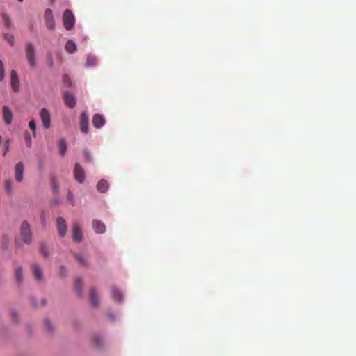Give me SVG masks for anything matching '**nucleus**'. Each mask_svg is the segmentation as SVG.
<instances>
[{"instance_id":"f257e3e1","label":"nucleus","mask_w":356,"mask_h":356,"mask_svg":"<svg viewBox=\"0 0 356 356\" xmlns=\"http://www.w3.org/2000/svg\"><path fill=\"white\" fill-rule=\"evenodd\" d=\"M25 55L30 67L35 68L37 65L36 51L34 45L31 42L25 44Z\"/></svg>"},{"instance_id":"f03ea898","label":"nucleus","mask_w":356,"mask_h":356,"mask_svg":"<svg viewBox=\"0 0 356 356\" xmlns=\"http://www.w3.org/2000/svg\"><path fill=\"white\" fill-rule=\"evenodd\" d=\"M20 235L23 241L27 244H30L32 239V233L29 222L26 220L23 221L20 228Z\"/></svg>"},{"instance_id":"7ed1b4c3","label":"nucleus","mask_w":356,"mask_h":356,"mask_svg":"<svg viewBox=\"0 0 356 356\" xmlns=\"http://www.w3.org/2000/svg\"><path fill=\"white\" fill-rule=\"evenodd\" d=\"M63 25L65 29L71 30L74 26V16L72 12L68 9L65 10L63 13Z\"/></svg>"},{"instance_id":"20e7f679","label":"nucleus","mask_w":356,"mask_h":356,"mask_svg":"<svg viewBox=\"0 0 356 356\" xmlns=\"http://www.w3.org/2000/svg\"><path fill=\"white\" fill-rule=\"evenodd\" d=\"M44 22L49 30L54 31L56 29L53 12L50 8L46 9L44 12Z\"/></svg>"},{"instance_id":"39448f33","label":"nucleus","mask_w":356,"mask_h":356,"mask_svg":"<svg viewBox=\"0 0 356 356\" xmlns=\"http://www.w3.org/2000/svg\"><path fill=\"white\" fill-rule=\"evenodd\" d=\"M40 118L42 122V125L46 128L49 129L51 127V114L49 111L46 108H42L40 111Z\"/></svg>"},{"instance_id":"423d86ee","label":"nucleus","mask_w":356,"mask_h":356,"mask_svg":"<svg viewBox=\"0 0 356 356\" xmlns=\"http://www.w3.org/2000/svg\"><path fill=\"white\" fill-rule=\"evenodd\" d=\"M72 232L73 240L76 242H81L83 238V236L80 225L78 222H74L73 223Z\"/></svg>"},{"instance_id":"0eeeda50","label":"nucleus","mask_w":356,"mask_h":356,"mask_svg":"<svg viewBox=\"0 0 356 356\" xmlns=\"http://www.w3.org/2000/svg\"><path fill=\"white\" fill-rule=\"evenodd\" d=\"M56 225L59 236L64 237L67 233V224L63 217H58L56 220Z\"/></svg>"},{"instance_id":"6e6552de","label":"nucleus","mask_w":356,"mask_h":356,"mask_svg":"<svg viewBox=\"0 0 356 356\" xmlns=\"http://www.w3.org/2000/svg\"><path fill=\"white\" fill-rule=\"evenodd\" d=\"M75 179L79 183H83L85 179V172L79 163H76L74 170Z\"/></svg>"},{"instance_id":"1a4fd4ad","label":"nucleus","mask_w":356,"mask_h":356,"mask_svg":"<svg viewBox=\"0 0 356 356\" xmlns=\"http://www.w3.org/2000/svg\"><path fill=\"white\" fill-rule=\"evenodd\" d=\"M24 164L18 162L15 166V177L17 181L22 182L24 178Z\"/></svg>"},{"instance_id":"9d476101","label":"nucleus","mask_w":356,"mask_h":356,"mask_svg":"<svg viewBox=\"0 0 356 356\" xmlns=\"http://www.w3.org/2000/svg\"><path fill=\"white\" fill-rule=\"evenodd\" d=\"M10 84L15 92H17L19 90V81L15 70H13L10 73Z\"/></svg>"},{"instance_id":"9b49d317","label":"nucleus","mask_w":356,"mask_h":356,"mask_svg":"<svg viewBox=\"0 0 356 356\" xmlns=\"http://www.w3.org/2000/svg\"><path fill=\"white\" fill-rule=\"evenodd\" d=\"M64 102L65 105L70 108H74L76 103L75 97L72 93L68 92H66L64 94Z\"/></svg>"},{"instance_id":"f8f14e48","label":"nucleus","mask_w":356,"mask_h":356,"mask_svg":"<svg viewBox=\"0 0 356 356\" xmlns=\"http://www.w3.org/2000/svg\"><path fill=\"white\" fill-rule=\"evenodd\" d=\"M80 129L84 134L88 132V115L86 113H83L81 115Z\"/></svg>"},{"instance_id":"ddd939ff","label":"nucleus","mask_w":356,"mask_h":356,"mask_svg":"<svg viewBox=\"0 0 356 356\" xmlns=\"http://www.w3.org/2000/svg\"><path fill=\"white\" fill-rule=\"evenodd\" d=\"M92 122L96 129H99L104 125L106 121L102 115L95 114L92 117Z\"/></svg>"},{"instance_id":"4468645a","label":"nucleus","mask_w":356,"mask_h":356,"mask_svg":"<svg viewBox=\"0 0 356 356\" xmlns=\"http://www.w3.org/2000/svg\"><path fill=\"white\" fill-rule=\"evenodd\" d=\"M2 114L5 124H10L13 120V113L11 110L7 106H4L2 108Z\"/></svg>"},{"instance_id":"2eb2a0df","label":"nucleus","mask_w":356,"mask_h":356,"mask_svg":"<svg viewBox=\"0 0 356 356\" xmlns=\"http://www.w3.org/2000/svg\"><path fill=\"white\" fill-rule=\"evenodd\" d=\"M33 275L38 281L43 280V272L40 266L38 264H33L31 266Z\"/></svg>"},{"instance_id":"dca6fc26","label":"nucleus","mask_w":356,"mask_h":356,"mask_svg":"<svg viewBox=\"0 0 356 356\" xmlns=\"http://www.w3.org/2000/svg\"><path fill=\"white\" fill-rule=\"evenodd\" d=\"M92 227L95 232L102 234L106 230L105 225L100 220H94L92 221Z\"/></svg>"},{"instance_id":"f3484780","label":"nucleus","mask_w":356,"mask_h":356,"mask_svg":"<svg viewBox=\"0 0 356 356\" xmlns=\"http://www.w3.org/2000/svg\"><path fill=\"white\" fill-rule=\"evenodd\" d=\"M15 280L18 285L21 284L23 281L22 268L19 266L15 267Z\"/></svg>"},{"instance_id":"a211bd4d","label":"nucleus","mask_w":356,"mask_h":356,"mask_svg":"<svg viewBox=\"0 0 356 356\" xmlns=\"http://www.w3.org/2000/svg\"><path fill=\"white\" fill-rule=\"evenodd\" d=\"M90 301L94 307L99 305V298L95 289H91L90 291Z\"/></svg>"},{"instance_id":"6ab92c4d","label":"nucleus","mask_w":356,"mask_h":356,"mask_svg":"<svg viewBox=\"0 0 356 356\" xmlns=\"http://www.w3.org/2000/svg\"><path fill=\"white\" fill-rule=\"evenodd\" d=\"M108 188V184L105 179H101L97 184V189L100 193H105Z\"/></svg>"},{"instance_id":"aec40b11","label":"nucleus","mask_w":356,"mask_h":356,"mask_svg":"<svg viewBox=\"0 0 356 356\" xmlns=\"http://www.w3.org/2000/svg\"><path fill=\"white\" fill-rule=\"evenodd\" d=\"M65 49L70 54L74 53L76 51V45L72 40H68L65 46Z\"/></svg>"},{"instance_id":"412c9836","label":"nucleus","mask_w":356,"mask_h":356,"mask_svg":"<svg viewBox=\"0 0 356 356\" xmlns=\"http://www.w3.org/2000/svg\"><path fill=\"white\" fill-rule=\"evenodd\" d=\"M111 293L113 299L115 301L119 302H122L123 296L122 293L118 289H116L115 287H112Z\"/></svg>"},{"instance_id":"4be33fe9","label":"nucleus","mask_w":356,"mask_h":356,"mask_svg":"<svg viewBox=\"0 0 356 356\" xmlns=\"http://www.w3.org/2000/svg\"><path fill=\"white\" fill-rule=\"evenodd\" d=\"M82 280L80 277L76 278L75 284V289L79 296H81Z\"/></svg>"},{"instance_id":"5701e85b","label":"nucleus","mask_w":356,"mask_h":356,"mask_svg":"<svg viewBox=\"0 0 356 356\" xmlns=\"http://www.w3.org/2000/svg\"><path fill=\"white\" fill-rule=\"evenodd\" d=\"M67 150V144L64 139H61L59 142V151L61 156H64Z\"/></svg>"},{"instance_id":"b1692460","label":"nucleus","mask_w":356,"mask_h":356,"mask_svg":"<svg viewBox=\"0 0 356 356\" xmlns=\"http://www.w3.org/2000/svg\"><path fill=\"white\" fill-rule=\"evenodd\" d=\"M75 257L77 261L81 265L85 266L87 264V258L85 257L82 254L77 253L75 254Z\"/></svg>"},{"instance_id":"393cba45","label":"nucleus","mask_w":356,"mask_h":356,"mask_svg":"<svg viewBox=\"0 0 356 356\" xmlns=\"http://www.w3.org/2000/svg\"><path fill=\"white\" fill-rule=\"evenodd\" d=\"M4 188L6 193L12 194L13 193V184L10 180H6L4 183Z\"/></svg>"},{"instance_id":"a878e982","label":"nucleus","mask_w":356,"mask_h":356,"mask_svg":"<svg viewBox=\"0 0 356 356\" xmlns=\"http://www.w3.org/2000/svg\"><path fill=\"white\" fill-rule=\"evenodd\" d=\"M97 63V59L92 55H88L87 57L86 65L89 67L94 66Z\"/></svg>"},{"instance_id":"bb28decb","label":"nucleus","mask_w":356,"mask_h":356,"mask_svg":"<svg viewBox=\"0 0 356 356\" xmlns=\"http://www.w3.org/2000/svg\"><path fill=\"white\" fill-rule=\"evenodd\" d=\"M40 250L44 257L47 258L49 257V250L48 247L44 244H41L40 247Z\"/></svg>"},{"instance_id":"cd10ccee","label":"nucleus","mask_w":356,"mask_h":356,"mask_svg":"<svg viewBox=\"0 0 356 356\" xmlns=\"http://www.w3.org/2000/svg\"><path fill=\"white\" fill-rule=\"evenodd\" d=\"M24 140L27 147L30 148L32 145V139L29 133L26 132L24 135Z\"/></svg>"},{"instance_id":"c85d7f7f","label":"nucleus","mask_w":356,"mask_h":356,"mask_svg":"<svg viewBox=\"0 0 356 356\" xmlns=\"http://www.w3.org/2000/svg\"><path fill=\"white\" fill-rule=\"evenodd\" d=\"M4 39L10 44L11 46L14 45L15 43V38L14 36L11 34L5 33L3 35Z\"/></svg>"},{"instance_id":"c756f323","label":"nucleus","mask_w":356,"mask_h":356,"mask_svg":"<svg viewBox=\"0 0 356 356\" xmlns=\"http://www.w3.org/2000/svg\"><path fill=\"white\" fill-rule=\"evenodd\" d=\"M92 341L93 343L97 347H100L102 344V340L101 337L97 335L93 337Z\"/></svg>"},{"instance_id":"7c9ffc66","label":"nucleus","mask_w":356,"mask_h":356,"mask_svg":"<svg viewBox=\"0 0 356 356\" xmlns=\"http://www.w3.org/2000/svg\"><path fill=\"white\" fill-rule=\"evenodd\" d=\"M83 156H84V158L86 159V161L87 162H92V156L90 155V153L89 152V151L88 149H84L83 151Z\"/></svg>"},{"instance_id":"2f4dec72","label":"nucleus","mask_w":356,"mask_h":356,"mask_svg":"<svg viewBox=\"0 0 356 356\" xmlns=\"http://www.w3.org/2000/svg\"><path fill=\"white\" fill-rule=\"evenodd\" d=\"M30 129L33 131V136H35L36 124L33 120H31L29 123Z\"/></svg>"},{"instance_id":"473e14b6","label":"nucleus","mask_w":356,"mask_h":356,"mask_svg":"<svg viewBox=\"0 0 356 356\" xmlns=\"http://www.w3.org/2000/svg\"><path fill=\"white\" fill-rule=\"evenodd\" d=\"M10 139L6 140V141L3 145V156H6V154L8 152L9 147H10Z\"/></svg>"},{"instance_id":"72a5a7b5","label":"nucleus","mask_w":356,"mask_h":356,"mask_svg":"<svg viewBox=\"0 0 356 356\" xmlns=\"http://www.w3.org/2000/svg\"><path fill=\"white\" fill-rule=\"evenodd\" d=\"M5 76V71L3 62L0 60V81H2Z\"/></svg>"},{"instance_id":"f704fd0d","label":"nucleus","mask_w":356,"mask_h":356,"mask_svg":"<svg viewBox=\"0 0 356 356\" xmlns=\"http://www.w3.org/2000/svg\"><path fill=\"white\" fill-rule=\"evenodd\" d=\"M52 182L54 191H55V193H58L59 191V185L57 180L55 178H54Z\"/></svg>"},{"instance_id":"c9c22d12","label":"nucleus","mask_w":356,"mask_h":356,"mask_svg":"<svg viewBox=\"0 0 356 356\" xmlns=\"http://www.w3.org/2000/svg\"><path fill=\"white\" fill-rule=\"evenodd\" d=\"M3 19L4 21L5 25L7 27H9L10 26V23H11L9 17L5 14L3 15Z\"/></svg>"},{"instance_id":"e433bc0d","label":"nucleus","mask_w":356,"mask_h":356,"mask_svg":"<svg viewBox=\"0 0 356 356\" xmlns=\"http://www.w3.org/2000/svg\"><path fill=\"white\" fill-rule=\"evenodd\" d=\"M8 242H9V240H8V237L4 236L3 239V243H2V247L3 249H5V250L8 249Z\"/></svg>"},{"instance_id":"4c0bfd02","label":"nucleus","mask_w":356,"mask_h":356,"mask_svg":"<svg viewBox=\"0 0 356 356\" xmlns=\"http://www.w3.org/2000/svg\"><path fill=\"white\" fill-rule=\"evenodd\" d=\"M44 325H45L47 330H48L49 331H51L52 330V325L49 321H48V320L45 321Z\"/></svg>"},{"instance_id":"58836bf2","label":"nucleus","mask_w":356,"mask_h":356,"mask_svg":"<svg viewBox=\"0 0 356 356\" xmlns=\"http://www.w3.org/2000/svg\"><path fill=\"white\" fill-rule=\"evenodd\" d=\"M63 79L64 83L67 86H70L71 85L70 78L68 77L67 75H64Z\"/></svg>"},{"instance_id":"ea45409f","label":"nucleus","mask_w":356,"mask_h":356,"mask_svg":"<svg viewBox=\"0 0 356 356\" xmlns=\"http://www.w3.org/2000/svg\"><path fill=\"white\" fill-rule=\"evenodd\" d=\"M10 316L11 317L13 318V319L15 321H17V314L15 312V311H11L10 312Z\"/></svg>"},{"instance_id":"a19ab883","label":"nucleus","mask_w":356,"mask_h":356,"mask_svg":"<svg viewBox=\"0 0 356 356\" xmlns=\"http://www.w3.org/2000/svg\"><path fill=\"white\" fill-rule=\"evenodd\" d=\"M67 197L70 201L73 202V194L72 192L69 191L67 193Z\"/></svg>"},{"instance_id":"79ce46f5","label":"nucleus","mask_w":356,"mask_h":356,"mask_svg":"<svg viewBox=\"0 0 356 356\" xmlns=\"http://www.w3.org/2000/svg\"><path fill=\"white\" fill-rule=\"evenodd\" d=\"M52 65H53V62H52V58H51L50 66H52Z\"/></svg>"},{"instance_id":"37998d69","label":"nucleus","mask_w":356,"mask_h":356,"mask_svg":"<svg viewBox=\"0 0 356 356\" xmlns=\"http://www.w3.org/2000/svg\"><path fill=\"white\" fill-rule=\"evenodd\" d=\"M54 202H55V204H58V200H54Z\"/></svg>"},{"instance_id":"c03bdc74","label":"nucleus","mask_w":356,"mask_h":356,"mask_svg":"<svg viewBox=\"0 0 356 356\" xmlns=\"http://www.w3.org/2000/svg\"><path fill=\"white\" fill-rule=\"evenodd\" d=\"M19 2H22L24 0H17Z\"/></svg>"}]
</instances>
